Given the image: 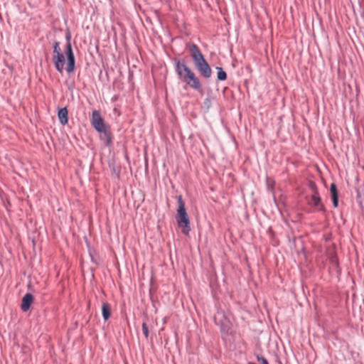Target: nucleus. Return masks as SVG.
<instances>
[{
    "mask_svg": "<svg viewBox=\"0 0 364 364\" xmlns=\"http://www.w3.org/2000/svg\"><path fill=\"white\" fill-rule=\"evenodd\" d=\"M53 63L55 65V68L56 70L60 73H63V70L65 68V58L63 53H59L55 55H53L52 58Z\"/></svg>",
    "mask_w": 364,
    "mask_h": 364,
    "instance_id": "obj_7",
    "label": "nucleus"
},
{
    "mask_svg": "<svg viewBox=\"0 0 364 364\" xmlns=\"http://www.w3.org/2000/svg\"><path fill=\"white\" fill-rule=\"evenodd\" d=\"M176 220L178 227L181 228L182 232L188 235L191 231L190 220L181 196H178Z\"/></svg>",
    "mask_w": 364,
    "mask_h": 364,
    "instance_id": "obj_3",
    "label": "nucleus"
},
{
    "mask_svg": "<svg viewBox=\"0 0 364 364\" xmlns=\"http://www.w3.org/2000/svg\"><path fill=\"white\" fill-rule=\"evenodd\" d=\"M176 71L181 80L186 82L191 88L200 90L201 84L195 73L187 66L184 61L177 60Z\"/></svg>",
    "mask_w": 364,
    "mask_h": 364,
    "instance_id": "obj_2",
    "label": "nucleus"
},
{
    "mask_svg": "<svg viewBox=\"0 0 364 364\" xmlns=\"http://www.w3.org/2000/svg\"><path fill=\"white\" fill-rule=\"evenodd\" d=\"M33 301V296L28 293L26 294L22 299V302H21V308L22 311L24 312L27 311L30 309Z\"/></svg>",
    "mask_w": 364,
    "mask_h": 364,
    "instance_id": "obj_8",
    "label": "nucleus"
},
{
    "mask_svg": "<svg viewBox=\"0 0 364 364\" xmlns=\"http://www.w3.org/2000/svg\"><path fill=\"white\" fill-rule=\"evenodd\" d=\"M91 122L94 128L99 132L104 133L108 138L107 127L104 122L102 117L99 111L94 110L92 114ZM110 142V139H108V143Z\"/></svg>",
    "mask_w": 364,
    "mask_h": 364,
    "instance_id": "obj_4",
    "label": "nucleus"
},
{
    "mask_svg": "<svg viewBox=\"0 0 364 364\" xmlns=\"http://www.w3.org/2000/svg\"><path fill=\"white\" fill-rule=\"evenodd\" d=\"M187 48L198 71L203 77L209 78L212 75V70L199 48L194 43L188 44Z\"/></svg>",
    "mask_w": 364,
    "mask_h": 364,
    "instance_id": "obj_1",
    "label": "nucleus"
},
{
    "mask_svg": "<svg viewBox=\"0 0 364 364\" xmlns=\"http://www.w3.org/2000/svg\"><path fill=\"white\" fill-rule=\"evenodd\" d=\"M142 331L146 338L149 337V331L146 323H142Z\"/></svg>",
    "mask_w": 364,
    "mask_h": 364,
    "instance_id": "obj_14",
    "label": "nucleus"
},
{
    "mask_svg": "<svg viewBox=\"0 0 364 364\" xmlns=\"http://www.w3.org/2000/svg\"><path fill=\"white\" fill-rule=\"evenodd\" d=\"M311 187L313 190V195L311 196L309 203L313 205L318 210H323L324 206L321 203V198L318 196L317 188L314 183H311Z\"/></svg>",
    "mask_w": 364,
    "mask_h": 364,
    "instance_id": "obj_6",
    "label": "nucleus"
},
{
    "mask_svg": "<svg viewBox=\"0 0 364 364\" xmlns=\"http://www.w3.org/2000/svg\"><path fill=\"white\" fill-rule=\"evenodd\" d=\"M68 43L66 45L65 48V55L67 57L68 63L67 66L65 68V70L68 73H73L75 70V55L73 51L72 46L70 42V34L68 33L66 36Z\"/></svg>",
    "mask_w": 364,
    "mask_h": 364,
    "instance_id": "obj_5",
    "label": "nucleus"
},
{
    "mask_svg": "<svg viewBox=\"0 0 364 364\" xmlns=\"http://www.w3.org/2000/svg\"><path fill=\"white\" fill-rule=\"evenodd\" d=\"M218 70V75L217 77L218 80H225L227 79V74L223 70L222 68L217 67Z\"/></svg>",
    "mask_w": 364,
    "mask_h": 364,
    "instance_id": "obj_12",
    "label": "nucleus"
},
{
    "mask_svg": "<svg viewBox=\"0 0 364 364\" xmlns=\"http://www.w3.org/2000/svg\"><path fill=\"white\" fill-rule=\"evenodd\" d=\"M102 314L103 318L107 321L111 315L110 305L107 302H103L102 305Z\"/></svg>",
    "mask_w": 364,
    "mask_h": 364,
    "instance_id": "obj_11",
    "label": "nucleus"
},
{
    "mask_svg": "<svg viewBox=\"0 0 364 364\" xmlns=\"http://www.w3.org/2000/svg\"><path fill=\"white\" fill-rule=\"evenodd\" d=\"M330 191L331 193L333 206L335 208H336V207H338V194L337 188H336V186L335 183H331V188H330Z\"/></svg>",
    "mask_w": 364,
    "mask_h": 364,
    "instance_id": "obj_10",
    "label": "nucleus"
},
{
    "mask_svg": "<svg viewBox=\"0 0 364 364\" xmlns=\"http://www.w3.org/2000/svg\"><path fill=\"white\" fill-rule=\"evenodd\" d=\"M58 117L60 122L63 125H65L68 122V111L66 107L61 108L58 110Z\"/></svg>",
    "mask_w": 364,
    "mask_h": 364,
    "instance_id": "obj_9",
    "label": "nucleus"
},
{
    "mask_svg": "<svg viewBox=\"0 0 364 364\" xmlns=\"http://www.w3.org/2000/svg\"><path fill=\"white\" fill-rule=\"evenodd\" d=\"M258 360H261L262 364H269L267 360L264 358H258Z\"/></svg>",
    "mask_w": 364,
    "mask_h": 364,
    "instance_id": "obj_15",
    "label": "nucleus"
},
{
    "mask_svg": "<svg viewBox=\"0 0 364 364\" xmlns=\"http://www.w3.org/2000/svg\"><path fill=\"white\" fill-rule=\"evenodd\" d=\"M62 51H61V48H60V42H55L53 43V55H55L57 54H59V53H61Z\"/></svg>",
    "mask_w": 364,
    "mask_h": 364,
    "instance_id": "obj_13",
    "label": "nucleus"
}]
</instances>
